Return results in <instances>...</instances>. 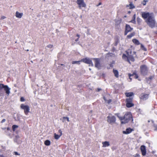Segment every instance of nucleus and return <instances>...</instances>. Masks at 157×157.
<instances>
[{
    "label": "nucleus",
    "instance_id": "f257e3e1",
    "mask_svg": "<svg viewBox=\"0 0 157 157\" xmlns=\"http://www.w3.org/2000/svg\"><path fill=\"white\" fill-rule=\"evenodd\" d=\"M119 119L121 121L122 124H126L128 123L131 120L132 121H133L132 115L131 113L128 112L126 113L124 117H121L119 115V114H116Z\"/></svg>",
    "mask_w": 157,
    "mask_h": 157
},
{
    "label": "nucleus",
    "instance_id": "f03ea898",
    "mask_svg": "<svg viewBox=\"0 0 157 157\" xmlns=\"http://www.w3.org/2000/svg\"><path fill=\"white\" fill-rule=\"evenodd\" d=\"M10 89L8 85L0 83V96H4L5 93L9 96L10 93Z\"/></svg>",
    "mask_w": 157,
    "mask_h": 157
},
{
    "label": "nucleus",
    "instance_id": "7ed1b4c3",
    "mask_svg": "<svg viewBox=\"0 0 157 157\" xmlns=\"http://www.w3.org/2000/svg\"><path fill=\"white\" fill-rule=\"evenodd\" d=\"M146 22L150 27L151 28L155 27V21L153 13L151 14V16L147 18Z\"/></svg>",
    "mask_w": 157,
    "mask_h": 157
},
{
    "label": "nucleus",
    "instance_id": "20e7f679",
    "mask_svg": "<svg viewBox=\"0 0 157 157\" xmlns=\"http://www.w3.org/2000/svg\"><path fill=\"white\" fill-rule=\"evenodd\" d=\"M107 118V121L109 124H114L116 121L115 117L111 114H109Z\"/></svg>",
    "mask_w": 157,
    "mask_h": 157
},
{
    "label": "nucleus",
    "instance_id": "39448f33",
    "mask_svg": "<svg viewBox=\"0 0 157 157\" xmlns=\"http://www.w3.org/2000/svg\"><path fill=\"white\" fill-rule=\"evenodd\" d=\"M140 72L141 74L143 75H147L148 72L147 67L145 65H142L140 67Z\"/></svg>",
    "mask_w": 157,
    "mask_h": 157
},
{
    "label": "nucleus",
    "instance_id": "423d86ee",
    "mask_svg": "<svg viewBox=\"0 0 157 157\" xmlns=\"http://www.w3.org/2000/svg\"><path fill=\"white\" fill-rule=\"evenodd\" d=\"M93 59L95 61V67L98 69H101V65L100 63V59L98 58H93Z\"/></svg>",
    "mask_w": 157,
    "mask_h": 157
},
{
    "label": "nucleus",
    "instance_id": "0eeeda50",
    "mask_svg": "<svg viewBox=\"0 0 157 157\" xmlns=\"http://www.w3.org/2000/svg\"><path fill=\"white\" fill-rule=\"evenodd\" d=\"M21 108L24 110V113L26 115H27L29 112L30 109L29 106L25 105L24 104H21L20 106Z\"/></svg>",
    "mask_w": 157,
    "mask_h": 157
},
{
    "label": "nucleus",
    "instance_id": "6e6552de",
    "mask_svg": "<svg viewBox=\"0 0 157 157\" xmlns=\"http://www.w3.org/2000/svg\"><path fill=\"white\" fill-rule=\"evenodd\" d=\"M81 61L86 63L89 64L90 66H91L92 67L94 66V64L92 63V60L89 58H86L83 59L81 60Z\"/></svg>",
    "mask_w": 157,
    "mask_h": 157
},
{
    "label": "nucleus",
    "instance_id": "1a4fd4ad",
    "mask_svg": "<svg viewBox=\"0 0 157 157\" xmlns=\"http://www.w3.org/2000/svg\"><path fill=\"white\" fill-rule=\"evenodd\" d=\"M76 2L79 5V7L80 9L81 7H85L86 4L85 3L83 0H77Z\"/></svg>",
    "mask_w": 157,
    "mask_h": 157
},
{
    "label": "nucleus",
    "instance_id": "9d476101",
    "mask_svg": "<svg viewBox=\"0 0 157 157\" xmlns=\"http://www.w3.org/2000/svg\"><path fill=\"white\" fill-rule=\"evenodd\" d=\"M133 28L131 27L129 25L126 24L125 26V31L124 33V35H126L128 32H131Z\"/></svg>",
    "mask_w": 157,
    "mask_h": 157
},
{
    "label": "nucleus",
    "instance_id": "9b49d317",
    "mask_svg": "<svg viewBox=\"0 0 157 157\" xmlns=\"http://www.w3.org/2000/svg\"><path fill=\"white\" fill-rule=\"evenodd\" d=\"M153 13H149V12H143L142 13V17L144 19L147 18L149 17H150L151 14H153Z\"/></svg>",
    "mask_w": 157,
    "mask_h": 157
},
{
    "label": "nucleus",
    "instance_id": "f8f14e48",
    "mask_svg": "<svg viewBox=\"0 0 157 157\" xmlns=\"http://www.w3.org/2000/svg\"><path fill=\"white\" fill-rule=\"evenodd\" d=\"M126 52L127 53V55L128 56V59H129V61L131 60L132 62H133L135 60V59L134 57V56L131 55L132 52L130 51V54L129 52H127V51H126Z\"/></svg>",
    "mask_w": 157,
    "mask_h": 157
},
{
    "label": "nucleus",
    "instance_id": "ddd939ff",
    "mask_svg": "<svg viewBox=\"0 0 157 157\" xmlns=\"http://www.w3.org/2000/svg\"><path fill=\"white\" fill-rule=\"evenodd\" d=\"M128 76H129V78L131 79H132L131 78V77H133L135 79H137L138 78V75L136 74V71L134 72L132 74H128Z\"/></svg>",
    "mask_w": 157,
    "mask_h": 157
},
{
    "label": "nucleus",
    "instance_id": "4468645a",
    "mask_svg": "<svg viewBox=\"0 0 157 157\" xmlns=\"http://www.w3.org/2000/svg\"><path fill=\"white\" fill-rule=\"evenodd\" d=\"M140 150L143 156L145 155L146 154V150L145 146L144 145H142L140 147Z\"/></svg>",
    "mask_w": 157,
    "mask_h": 157
},
{
    "label": "nucleus",
    "instance_id": "2eb2a0df",
    "mask_svg": "<svg viewBox=\"0 0 157 157\" xmlns=\"http://www.w3.org/2000/svg\"><path fill=\"white\" fill-rule=\"evenodd\" d=\"M132 130V129L130 128H127L125 131H123V133L124 134H128L130 133Z\"/></svg>",
    "mask_w": 157,
    "mask_h": 157
},
{
    "label": "nucleus",
    "instance_id": "dca6fc26",
    "mask_svg": "<svg viewBox=\"0 0 157 157\" xmlns=\"http://www.w3.org/2000/svg\"><path fill=\"white\" fill-rule=\"evenodd\" d=\"M122 59H124L125 61H126L129 63H130V62L129 61V59H128V56H126L125 54H123L122 56Z\"/></svg>",
    "mask_w": 157,
    "mask_h": 157
},
{
    "label": "nucleus",
    "instance_id": "f3484780",
    "mask_svg": "<svg viewBox=\"0 0 157 157\" xmlns=\"http://www.w3.org/2000/svg\"><path fill=\"white\" fill-rule=\"evenodd\" d=\"M148 98V94H142L140 98L143 100H146Z\"/></svg>",
    "mask_w": 157,
    "mask_h": 157
},
{
    "label": "nucleus",
    "instance_id": "a211bd4d",
    "mask_svg": "<svg viewBox=\"0 0 157 157\" xmlns=\"http://www.w3.org/2000/svg\"><path fill=\"white\" fill-rule=\"evenodd\" d=\"M102 144L103 145L102 147H108L110 145V144H109V142L107 141L103 142H102Z\"/></svg>",
    "mask_w": 157,
    "mask_h": 157
},
{
    "label": "nucleus",
    "instance_id": "6ab92c4d",
    "mask_svg": "<svg viewBox=\"0 0 157 157\" xmlns=\"http://www.w3.org/2000/svg\"><path fill=\"white\" fill-rule=\"evenodd\" d=\"M16 15L15 16L17 18H21L23 16V13H19L18 11H17L16 12Z\"/></svg>",
    "mask_w": 157,
    "mask_h": 157
},
{
    "label": "nucleus",
    "instance_id": "aec40b11",
    "mask_svg": "<svg viewBox=\"0 0 157 157\" xmlns=\"http://www.w3.org/2000/svg\"><path fill=\"white\" fill-rule=\"evenodd\" d=\"M19 138V136L18 135L16 136L15 137L14 139V142L16 143L17 144L20 143V142L18 141V139Z\"/></svg>",
    "mask_w": 157,
    "mask_h": 157
},
{
    "label": "nucleus",
    "instance_id": "412c9836",
    "mask_svg": "<svg viewBox=\"0 0 157 157\" xmlns=\"http://www.w3.org/2000/svg\"><path fill=\"white\" fill-rule=\"evenodd\" d=\"M125 94L127 97H131L134 95V93L132 92L126 93Z\"/></svg>",
    "mask_w": 157,
    "mask_h": 157
},
{
    "label": "nucleus",
    "instance_id": "4be33fe9",
    "mask_svg": "<svg viewBox=\"0 0 157 157\" xmlns=\"http://www.w3.org/2000/svg\"><path fill=\"white\" fill-rule=\"evenodd\" d=\"M126 105L128 108H130L134 105V104L132 103H126Z\"/></svg>",
    "mask_w": 157,
    "mask_h": 157
},
{
    "label": "nucleus",
    "instance_id": "5701e85b",
    "mask_svg": "<svg viewBox=\"0 0 157 157\" xmlns=\"http://www.w3.org/2000/svg\"><path fill=\"white\" fill-rule=\"evenodd\" d=\"M132 41L134 44H136L137 45H138L140 44V43L138 40L136 39H133L132 40Z\"/></svg>",
    "mask_w": 157,
    "mask_h": 157
},
{
    "label": "nucleus",
    "instance_id": "b1692460",
    "mask_svg": "<svg viewBox=\"0 0 157 157\" xmlns=\"http://www.w3.org/2000/svg\"><path fill=\"white\" fill-rule=\"evenodd\" d=\"M113 72L116 78L118 77V72L117 70H115L114 69L113 70Z\"/></svg>",
    "mask_w": 157,
    "mask_h": 157
},
{
    "label": "nucleus",
    "instance_id": "393cba45",
    "mask_svg": "<svg viewBox=\"0 0 157 157\" xmlns=\"http://www.w3.org/2000/svg\"><path fill=\"white\" fill-rule=\"evenodd\" d=\"M115 64V61L114 60L112 61V62L111 63L109 64L110 67H107V68L108 69H109L110 67H113V65Z\"/></svg>",
    "mask_w": 157,
    "mask_h": 157
},
{
    "label": "nucleus",
    "instance_id": "a878e982",
    "mask_svg": "<svg viewBox=\"0 0 157 157\" xmlns=\"http://www.w3.org/2000/svg\"><path fill=\"white\" fill-rule=\"evenodd\" d=\"M132 98H130L126 99V103H132Z\"/></svg>",
    "mask_w": 157,
    "mask_h": 157
},
{
    "label": "nucleus",
    "instance_id": "bb28decb",
    "mask_svg": "<svg viewBox=\"0 0 157 157\" xmlns=\"http://www.w3.org/2000/svg\"><path fill=\"white\" fill-rule=\"evenodd\" d=\"M51 144L50 141L48 140H47L44 142V144L46 146H49Z\"/></svg>",
    "mask_w": 157,
    "mask_h": 157
},
{
    "label": "nucleus",
    "instance_id": "cd10ccee",
    "mask_svg": "<svg viewBox=\"0 0 157 157\" xmlns=\"http://www.w3.org/2000/svg\"><path fill=\"white\" fill-rule=\"evenodd\" d=\"M135 34L134 32L132 33H130L129 35H128L127 36V37L128 38H131Z\"/></svg>",
    "mask_w": 157,
    "mask_h": 157
},
{
    "label": "nucleus",
    "instance_id": "c85d7f7f",
    "mask_svg": "<svg viewBox=\"0 0 157 157\" xmlns=\"http://www.w3.org/2000/svg\"><path fill=\"white\" fill-rule=\"evenodd\" d=\"M136 20H137V22L138 23V24L139 25H140V23H141V21H142V19L140 18L139 17H138L137 18Z\"/></svg>",
    "mask_w": 157,
    "mask_h": 157
},
{
    "label": "nucleus",
    "instance_id": "c756f323",
    "mask_svg": "<svg viewBox=\"0 0 157 157\" xmlns=\"http://www.w3.org/2000/svg\"><path fill=\"white\" fill-rule=\"evenodd\" d=\"M54 138L56 140H58L60 137L61 136H60V135H58L56 134V133H55L54 134Z\"/></svg>",
    "mask_w": 157,
    "mask_h": 157
},
{
    "label": "nucleus",
    "instance_id": "7c9ffc66",
    "mask_svg": "<svg viewBox=\"0 0 157 157\" xmlns=\"http://www.w3.org/2000/svg\"><path fill=\"white\" fill-rule=\"evenodd\" d=\"M80 61H72V64H80Z\"/></svg>",
    "mask_w": 157,
    "mask_h": 157
},
{
    "label": "nucleus",
    "instance_id": "2f4dec72",
    "mask_svg": "<svg viewBox=\"0 0 157 157\" xmlns=\"http://www.w3.org/2000/svg\"><path fill=\"white\" fill-rule=\"evenodd\" d=\"M153 76H150V77L148 78H146V79H147V82H148V81H150L151 80V79L153 78Z\"/></svg>",
    "mask_w": 157,
    "mask_h": 157
},
{
    "label": "nucleus",
    "instance_id": "473e14b6",
    "mask_svg": "<svg viewBox=\"0 0 157 157\" xmlns=\"http://www.w3.org/2000/svg\"><path fill=\"white\" fill-rule=\"evenodd\" d=\"M119 39H116L115 41L114 45L115 46H116L119 43Z\"/></svg>",
    "mask_w": 157,
    "mask_h": 157
},
{
    "label": "nucleus",
    "instance_id": "72a5a7b5",
    "mask_svg": "<svg viewBox=\"0 0 157 157\" xmlns=\"http://www.w3.org/2000/svg\"><path fill=\"white\" fill-rule=\"evenodd\" d=\"M18 127V126L16 125H13L12 126V129L13 131H15V129Z\"/></svg>",
    "mask_w": 157,
    "mask_h": 157
},
{
    "label": "nucleus",
    "instance_id": "f704fd0d",
    "mask_svg": "<svg viewBox=\"0 0 157 157\" xmlns=\"http://www.w3.org/2000/svg\"><path fill=\"white\" fill-rule=\"evenodd\" d=\"M130 6V9H132L133 8H135V6L132 4V3H130L129 4Z\"/></svg>",
    "mask_w": 157,
    "mask_h": 157
},
{
    "label": "nucleus",
    "instance_id": "c9c22d12",
    "mask_svg": "<svg viewBox=\"0 0 157 157\" xmlns=\"http://www.w3.org/2000/svg\"><path fill=\"white\" fill-rule=\"evenodd\" d=\"M148 1L147 0H144L142 2V4L144 6L146 5V2Z\"/></svg>",
    "mask_w": 157,
    "mask_h": 157
},
{
    "label": "nucleus",
    "instance_id": "e433bc0d",
    "mask_svg": "<svg viewBox=\"0 0 157 157\" xmlns=\"http://www.w3.org/2000/svg\"><path fill=\"white\" fill-rule=\"evenodd\" d=\"M141 48H143V49L144 51H147V49L144 47V46L142 44L141 45Z\"/></svg>",
    "mask_w": 157,
    "mask_h": 157
},
{
    "label": "nucleus",
    "instance_id": "4c0bfd02",
    "mask_svg": "<svg viewBox=\"0 0 157 157\" xmlns=\"http://www.w3.org/2000/svg\"><path fill=\"white\" fill-rule=\"evenodd\" d=\"M63 118L64 119H66V120H67V121H68V122H69L70 121H69V118L68 117H63Z\"/></svg>",
    "mask_w": 157,
    "mask_h": 157
},
{
    "label": "nucleus",
    "instance_id": "58836bf2",
    "mask_svg": "<svg viewBox=\"0 0 157 157\" xmlns=\"http://www.w3.org/2000/svg\"><path fill=\"white\" fill-rule=\"evenodd\" d=\"M47 47L49 48H52L53 47V45L52 44H49L47 46Z\"/></svg>",
    "mask_w": 157,
    "mask_h": 157
},
{
    "label": "nucleus",
    "instance_id": "ea45409f",
    "mask_svg": "<svg viewBox=\"0 0 157 157\" xmlns=\"http://www.w3.org/2000/svg\"><path fill=\"white\" fill-rule=\"evenodd\" d=\"M59 133V135L60 136H61L62 135V131L61 129H59L58 131Z\"/></svg>",
    "mask_w": 157,
    "mask_h": 157
},
{
    "label": "nucleus",
    "instance_id": "a19ab883",
    "mask_svg": "<svg viewBox=\"0 0 157 157\" xmlns=\"http://www.w3.org/2000/svg\"><path fill=\"white\" fill-rule=\"evenodd\" d=\"M131 22L133 24H135L136 23V21L135 20V17L134 18V19L133 20H132L131 21Z\"/></svg>",
    "mask_w": 157,
    "mask_h": 157
},
{
    "label": "nucleus",
    "instance_id": "79ce46f5",
    "mask_svg": "<svg viewBox=\"0 0 157 157\" xmlns=\"http://www.w3.org/2000/svg\"><path fill=\"white\" fill-rule=\"evenodd\" d=\"M20 101H25V99L23 97H21L20 99Z\"/></svg>",
    "mask_w": 157,
    "mask_h": 157
},
{
    "label": "nucleus",
    "instance_id": "37998d69",
    "mask_svg": "<svg viewBox=\"0 0 157 157\" xmlns=\"http://www.w3.org/2000/svg\"><path fill=\"white\" fill-rule=\"evenodd\" d=\"M140 155L138 154H136L134 156V157H140Z\"/></svg>",
    "mask_w": 157,
    "mask_h": 157
},
{
    "label": "nucleus",
    "instance_id": "c03bdc74",
    "mask_svg": "<svg viewBox=\"0 0 157 157\" xmlns=\"http://www.w3.org/2000/svg\"><path fill=\"white\" fill-rule=\"evenodd\" d=\"M14 152V154L16 155H20L17 152L15 151Z\"/></svg>",
    "mask_w": 157,
    "mask_h": 157
},
{
    "label": "nucleus",
    "instance_id": "a18cd8bd",
    "mask_svg": "<svg viewBox=\"0 0 157 157\" xmlns=\"http://www.w3.org/2000/svg\"><path fill=\"white\" fill-rule=\"evenodd\" d=\"M101 90V88H98L96 90V91L97 92H99Z\"/></svg>",
    "mask_w": 157,
    "mask_h": 157
},
{
    "label": "nucleus",
    "instance_id": "49530a36",
    "mask_svg": "<svg viewBox=\"0 0 157 157\" xmlns=\"http://www.w3.org/2000/svg\"><path fill=\"white\" fill-rule=\"evenodd\" d=\"M111 99H109L107 101V103L109 104L111 102Z\"/></svg>",
    "mask_w": 157,
    "mask_h": 157
},
{
    "label": "nucleus",
    "instance_id": "de8ad7c7",
    "mask_svg": "<svg viewBox=\"0 0 157 157\" xmlns=\"http://www.w3.org/2000/svg\"><path fill=\"white\" fill-rule=\"evenodd\" d=\"M6 120L5 119H3L1 121L2 123H3L6 121Z\"/></svg>",
    "mask_w": 157,
    "mask_h": 157
},
{
    "label": "nucleus",
    "instance_id": "09e8293b",
    "mask_svg": "<svg viewBox=\"0 0 157 157\" xmlns=\"http://www.w3.org/2000/svg\"><path fill=\"white\" fill-rule=\"evenodd\" d=\"M154 127L155 128V131H157V125L155 126Z\"/></svg>",
    "mask_w": 157,
    "mask_h": 157
},
{
    "label": "nucleus",
    "instance_id": "8fccbe9b",
    "mask_svg": "<svg viewBox=\"0 0 157 157\" xmlns=\"http://www.w3.org/2000/svg\"><path fill=\"white\" fill-rule=\"evenodd\" d=\"M6 18V17L4 16H2L1 17V19H5Z\"/></svg>",
    "mask_w": 157,
    "mask_h": 157
},
{
    "label": "nucleus",
    "instance_id": "3c124183",
    "mask_svg": "<svg viewBox=\"0 0 157 157\" xmlns=\"http://www.w3.org/2000/svg\"><path fill=\"white\" fill-rule=\"evenodd\" d=\"M109 55L110 56H114V54L112 53H110L109 54Z\"/></svg>",
    "mask_w": 157,
    "mask_h": 157
},
{
    "label": "nucleus",
    "instance_id": "603ef678",
    "mask_svg": "<svg viewBox=\"0 0 157 157\" xmlns=\"http://www.w3.org/2000/svg\"><path fill=\"white\" fill-rule=\"evenodd\" d=\"M103 98L104 99V100L105 101H107V100L105 98V97H103Z\"/></svg>",
    "mask_w": 157,
    "mask_h": 157
},
{
    "label": "nucleus",
    "instance_id": "864d4df0",
    "mask_svg": "<svg viewBox=\"0 0 157 157\" xmlns=\"http://www.w3.org/2000/svg\"><path fill=\"white\" fill-rule=\"evenodd\" d=\"M76 36L78 37V38H79V37H80V35L78 34H77V35H76Z\"/></svg>",
    "mask_w": 157,
    "mask_h": 157
},
{
    "label": "nucleus",
    "instance_id": "5fc2aeb1",
    "mask_svg": "<svg viewBox=\"0 0 157 157\" xmlns=\"http://www.w3.org/2000/svg\"><path fill=\"white\" fill-rule=\"evenodd\" d=\"M78 39H79L78 38H77V39H75V41H76V42L78 41Z\"/></svg>",
    "mask_w": 157,
    "mask_h": 157
},
{
    "label": "nucleus",
    "instance_id": "6e6d98bb",
    "mask_svg": "<svg viewBox=\"0 0 157 157\" xmlns=\"http://www.w3.org/2000/svg\"><path fill=\"white\" fill-rule=\"evenodd\" d=\"M101 4V2L99 3L98 5V6L100 5Z\"/></svg>",
    "mask_w": 157,
    "mask_h": 157
},
{
    "label": "nucleus",
    "instance_id": "4d7b16f0",
    "mask_svg": "<svg viewBox=\"0 0 157 157\" xmlns=\"http://www.w3.org/2000/svg\"><path fill=\"white\" fill-rule=\"evenodd\" d=\"M133 54H134L135 55H136V52H133Z\"/></svg>",
    "mask_w": 157,
    "mask_h": 157
},
{
    "label": "nucleus",
    "instance_id": "13d9d810",
    "mask_svg": "<svg viewBox=\"0 0 157 157\" xmlns=\"http://www.w3.org/2000/svg\"><path fill=\"white\" fill-rule=\"evenodd\" d=\"M135 17V14H134L133 16V17L134 18Z\"/></svg>",
    "mask_w": 157,
    "mask_h": 157
},
{
    "label": "nucleus",
    "instance_id": "bf43d9fd",
    "mask_svg": "<svg viewBox=\"0 0 157 157\" xmlns=\"http://www.w3.org/2000/svg\"><path fill=\"white\" fill-rule=\"evenodd\" d=\"M26 51H29V50L28 49V50H27Z\"/></svg>",
    "mask_w": 157,
    "mask_h": 157
},
{
    "label": "nucleus",
    "instance_id": "052dcab7",
    "mask_svg": "<svg viewBox=\"0 0 157 157\" xmlns=\"http://www.w3.org/2000/svg\"><path fill=\"white\" fill-rule=\"evenodd\" d=\"M61 65H63V64H61Z\"/></svg>",
    "mask_w": 157,
    "mask_h": 157
},
{
    "label": "nucleus",
    "instance_id": "680f3d73",
    "mask_svg": "<svg viewBox=\"0 0 157 157\" xmlns=\"http://www.w3.org/2000/svg\"><path fill=\"white\" fill-rule=\"evenodd\" d=\"M89 70H91V69H90V68H89Z\"/></svg>",
    "mask_w": 157,
    "mask_h": 157
},
{
    "label": "nucleus",
    "instance_id": "e2e57ef3",
    "mask_svg": "<svg viewBox=\"0 0 157 157\" xmlns=\"http://www.w3.org/2000/svg\"><path fill=\"white\" fill-rule=\"evenodd\" d=\"M135 1H136V0H135Z\"/></svg>",
    "mask_w": 157,
    "mask_h": 157
}]
</instances>
